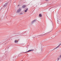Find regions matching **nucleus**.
Masks as SVG:
<instances>
[{
  "mask_svg": "<svg viewBox=\"0 0 61 61\" xmlns=\"http://www.w3.org/2000/svg\"><path fill=\"white\" fill-rule=\"evenodd\" d=\"M21 9H19L18 10H17V11L16 12V13H19L20 12V11H21Z\"/></svg>",
  "mask_w": 61,
  "mask_h": 61,
  "instance_id": "f257e3e1",
  "label": "nucleus"
},
{
  "mask_svg": "<svg viewBox=\"0 0 61 61\" xmlns=\"http://www.w3.org/2000/svg\"><path fill=\"white\" fill-rule=\"evenodd\" d=\"M34 49H31L29 50L28 51L25 52V53H27V52H30V51H34Z\"/></svg>",
  "mask_w": 61,
  "mask_h": 61,
  "instance_id": "f03ea898",
  "label": "nucleus"
},
{
  "mask_svg": "<svg viewBox=\"0 0 61 61\" xmlns=\"http://www.w3.org/2000/svg\"><path fill=\"white\" fill-rule=\"evenodd\" d=\"M61 45V44H60L57 47H56V48H54V49H53V50H55V49H56V48H58V47H59V46H60V45Z\"/></svg>",
  "mask_w": 61,
  "mask_h": 61,
  "instance_id": "7ed1b4c3",
  "label": "nucleus"
},
{
  "mask_svg": "<svg viewBox=\"0 0 61 61\" xmlns=\"http://www.w3.org/2000/svg\"><path fill=\"white\" fill-rule=\"evenodd\" d=\"M26 6L24 5L22 6V8H25V7H26Z\"/></svg>",
  "mask_w": 61,
  "mask_h": 61,
  "instance_id": "20e7f679",
  "label": "nucleus"
},
{
  "mask_svg": "<svg viewBox=\"0 0 61 61\" xmlns=\"http://www.w3.org/2000/svg\"><path fill=\"white\" fill-rule=\"evenodd\" d=\"M36 20H34L32 22V23H34V22H36Z\"/></svg>",
  "mask_w": 61,
  "mask_h": 61,
  "instance_id": "39448f33",
  "label": "nucleus"
},
{
  "mask_svg": "<svg viewBox=\"0 0 61 61\" xmlns=\"http://www.w3.org/2000/svg\"><path fill=\"white\" fill-rule=\"evenodd\" d=\"M27 10H28V8H27L26 10H25V12H26L27 11Z\"/></svg>",
  "mask_w": 61,
  "mask_h": 61,
  "instance_id": "423d86ee",
  "label": "nucleus"
},
{
  "mask_svg": "<svg viewBox=\"0 0 61 61\" xmlns=\"http://www.w3.org/2000/svg\"><path fill=\"white\" fill-rule=\"evenodd\" d=\"M39 16H40V17H42V15H41V14H39Z\"/></svg>",
  "mask_w": 61,
  "mask_h": 61,
  "instance_id": "0eeeda50",
  "label": "nucleus"
},
{
  "mask_svg": "<svg viewBox=\"0 0 61 61\" xmlns=\"http://www.w3.org/2000/svg\"><path fill=\"white\" fill-rule=\"evenodd\" d=\"M15 43H18V41H16V40H15Z\"/></svg>",
  "mask_w": 61,
  "mask_h": 61,
  "instance_id": "6e6552de",
  "label": "nucleus"
},
{
  "mask_svg": "<svg viewBox=\"0 0 61 61\" xmlns=\"http://www.w3.org/2000/svg\"><path fill=\"white\" fill-rule=\"evenodd\" d=\"M61 55H60V57H61Z\"/></svg>",
  "mask_w": 61,
  "mask_h": 61,
  "instance_id": "1a4fd4ad",
  "label": "nucleus"
},
{
  "mask_svg": "<svg viewBox=\"0 0 61 61\" xmlns=\"http://www.w3.org/2000/svg\"><path fill=\"white\" fill-rule=\"evenodd\" d=\"M20 14H23V13H20Z\"/></svg>",
  "mask_w": 61,
  "mask_h": 61,
  "instance_id": "9d476101",
  "label": "nucleus"
},
{
  "mask_svg": "<svg viewBox=\"0 0 61 61\" xmlns=\"http://www.w3.org/2000/svg\"><path fill=\"white\" fill-rule=\"evenodd\" d=\"M46 0V2H47V1H48V0Z\"/></svg>",
  "mask_w": 61,
  "mask_h": 61,
  "instance_id": "9b49d317",
  "label": "nucleus"
},
{
  "mask_svg": "<svg viewBox=\"0 0 61 61\" xmlns=\"http://www.w3.org/2000/svg\"><path fill=\"white\" fill-rule=\"evenodd\" d=\"M59 58H58V60H59Z\"/></svg>",
  "mask_w": 61,
  "mask_h": 61,
  "instance_id": "f8f14e48",
  "label": "nucleus"
},
{
  "mask_svg": "<svg viewBox=\"0 0 61 61\" xmlns=\"http://www.w3.org/2000/svg\"><path fill=\"white\" fill-rule=\"evenodd\" d=\"M6 5V4H5V5H4V6H5V5Z\"/></svg>",
  "mask_w": 61,
  "mask_h": 61,
  "instance_id": "ddd939ff",
  "label": "nucleus"
},
{
  "mask_svg": "<svg viewBox=\"0 0 61 61\" xmlns=\"http://www.w3.org/2000/svg\"><path fill=\"white\" fill-rule=\"evenodd\" d=\"M27 49L26 51H27Z\"/></svg>",
  "mask_w": 61,
  "mask_h": 61,
  "instance_id": "4468645a",
  "label": "nucleus"
}]
</instances>
